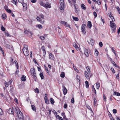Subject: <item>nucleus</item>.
I'll return each instance as SVG.
<instances>
[{"instance_id":"obj_1","label":"nucleus","mask_w":120,"mask_h":120,"mask_svg":"<svg viewBox=\"0 0 120 120\" xmlns=\"http://www.w3.org/2000/svg\"><path fill=\"white\" fill-rule=\"evenodd\" d=\"M59 1L60 5V9L62 10L64 9V0H59Z\"/></svg>"},{"instance_id":"obj_2","label":"nucleus","mask_w":120,"mask_h":120,"mask_svg":"<svg viewBox=\"0 0 120 120\" xmlns=\"http://www.w3.org/2000/svg\"><path fill=\"white\" fill-rule=\"evenodd\" d=\"M23 51L25 56H27L29 54V52L27 47H24L23 49Z\"/></svg>"},{"instance_id":"obj_3","label":"nucleus","mask_w":120,"mask_h":120,"mask_svg":"<svg viewBox=\"0 0 120 120\" xmlns=\"http://www.w3.org/2000/svg\"><path fill=\"white\" fill-rule=\"evenodd\" d=\"M19 112L17 114L18 117L19 119V120L21 119L22 120H24V116L23 114L21 111H19Z\"/></svg>"},{"instance_id":"obj_4","label":"nucleus","mask_w":120,"mask_h":120,"mask_svg":"<svg viewBox=\"0 0 120 120\" xmlns=\"http://www.w3.org/2000/svg\"><path fill=\"white\" fill-rule=\"evenodd\" d=\"M30 71L31 74L32 76L36 75L35 70L34 68H31L30 69Z\"/></svg>"},{"instance_id":"obj_5","label":"nucleus","mask_w":120,"mask_h":120,"mask_svg":"<svg viewBox=\"0 0 120 120\" xmlns=\"http://www.w3.org/2000/svg\"><path fill=\"white\" fill-rule=\"evenodd\" d=\"M47 94H45V97L44 98V99L45 100V102L47 104H48L49 103V101L48 99V98L47 96Z\"/></svg>"},{"instance_id":"obj_6","label":"nucleus","mask_w":120,"mask_h":120,"mask_svg":"<svg viewBox=\"0 0 120 120\" xmlns=\"http://www.w3.org/2000/svg\"><path fill=\"white\" fill-rule=\"evenodd\" d=\"M12 80H11L10 81H9L8 82H5L4 83L5 85L6 86V87H7L8 86L10 85L12 82Z\"/></svg>"},{"instance_id":"obj_7","label":"nucleus","mask_w":120,"mask_h":120,"mask_svg":"<svg viewBox=\"0 0 120 120\" xmlns=\"http://www.w3.org/2000/svg\"><path fill=\"white\" fill-rule=\"evenodd\" d=\"M62 87L63 90L64 94V95H65L67 93V89L64 85H63Z\"/></svg>"},{"instance_id":"obj_8","label":"nucleus","mask_w":120,"mask_h":120,"mask_svg":"<svg viewBox=\"0 0 120 120\" xmlns=\"http://www.w3.org/2000/svg\"><path fill=\"white\" fill-rule=\"evenodd\" d=\"M23 6V10L24 11L26 10L27 9V5L25 3H23L22 4Z\"/></svg>"},{"instance_id":"obj_9","label":"nucleus","mask_w":120,"mask_h":120,"mask_svg":"<svg viewBox=\"0 0 120 120\" xmlns=\"http://www.w3.org/2000/svg\"><path fill=\"white\" fill-rule=\"evenodd\" d=\"M74 46L75 48L77 51H79L80 52L82 53L81 50L79 49V47H78L76 44L75 43L74 44Z\"/></svg>"},{"instance_id":"obj_10","label":"nucleus","mask_w":120,"mask_h":120,"mask_svg":"<svg viewBox=\"0 0 120 120\" xmlns=\"http://www.w3.org/2000/svg\"><path fill=\"white\" fill-rule=\"evenodd\" d=\"M24 30V32L25 33L27 34H28L29 35H31L33 34L31 32H30L26 29H25Z\"/></svg>"},{"instance_id":"obj_11","label":"nucleus","mask_w":120,"mask_h":120,"mask_svg":"<svg viewBox=\"0 0 120 120\" xmlns=\"http://www.w3.org/2000/svg\"><path fill=\"white\" fill-rule=\"evenodd\" d=\"M84 54L86 56L88 57L89 55V54L88 51L86 49L84 48L83 49Z\"/></svg>"},{"instance_id":"obj_12","label":"nucleus","mask_w":120,"mask_h":120,"mask_svg":"<svg viewBox=\"0 0 120 120\" xmlns=\"http://www.w3.org/2000/svg\"><path fill=\"white\" fill-rule=\"evenodd\" d=\"M44 7L46 8H50L51 7L50 4H49L48 2H47L46 4H45Z\"/></svg>"},{"instance_id":"obj_13","label":"nucleus","mask_w":120,"mask_h":120,"mask_svg":"<svg viewBox=\"0 0 120 120\" xmlns=\"http://www.w3.org/2000/svg\"><path fill=\"white\" fill-rule=\"evenodd\" d=\"M49 59L52 60H53L55 58L54 55L51 53H50L49 54Z\"/></svg>"},{"instance_id":"obj_14","label":"nucleus","mask_w":120,"mask_h":120,"mask_svg":"<svg viewBox=\"0 0 120 120\" xmlns=\"http://www.w3.org/2000/svg\"><path fill=\"white\" fill-rule=\"evenodd\" d=\"M85 77L87 79L89 78V74L87 71H85Z\"/></svg>"},{"instance_id":"obj_15","label":"nucleus","mask_w":120,"mask_h":120,"mask_svg":"<svg viewBox=\"0 0 120 120\" xmlns=\"http://www.w3.org/2000/svg\"><path fill=\"white\" fill-rule=\"evenodd\" d=\"M8 112L10 114H13L14 113V112L13 110L11 109H9L8 111Z\"/></svg>"},{"instance_id":"obj_16","label":"nucleus","mask_w":120,"mask_h":120,"mask_svg":"<svg viewBox=\"0 0 120 120\" xmlns=\"http://www.w3.org/2000/svg\"><path fill=\"white\" fill-rule=\"evenodd\" d=\"M110 26L112 27V28H113L115 27V26H116V25L115 23H112V22L111 21H110Z\"/></svg>"},{"instance_id":"obj_17","label":"nucleus","mask_w":120,"mask_h":120,"mask_svg":"<svg viewBox=\"0 0 120 120\" xmlns=\"http://www.w3.org/2000/svg\"><path fill=\"white\" fill-rule=\"evenodd\" d=\"M5 45L7 48L8 49H11L12 48V46L8 44H5Z\"/></svg>"},{"instance_id":"obj_18","label":"nucleus","mask_w":120,"mask_h":120,"mask_svg":"<svg viewBox=\"0 0 120 120\" xmlns=\"http://www.w3.org/2000/svg\"><path fill=\"white\" fill-rule=\"evenodd\" d=\"M110 60H111V62L112 63V64L115 67H118V66H117L115 63L113 61H112V59L111 58H110Z\"/></svg>"},{"instance_id":"obj_19","label":"nucleus","mask_w":120,"mask_h":120,"mask_svg":"<svg viewBox=\"0 0 120 120\" xmlns=\"http://www.w3.org/2000/svg\"><path fill=\"white\" fill-rule=\"evenodd\" d=\"M87 26L90 28H91V27L92 25L90 21H89L88 22Z\"/></svg>"},{"instance_id":"obj_20","label":"nucleus","mask_w":120,"mask_h":120,"mask_svg":"<svg viewBox=\"0 0 120 120\" xmlns=\"http://www.w3.org/2000/svg\"><path fill=\"white\" fill-rule=\"evenodd\" d=\"M45 70L46 71L48 74H49V72H51L52 71H51V68H49V69H48V68H45Z\"/></svg>"},{"instance_id":"obj_21","label":"nucleus","mask_w":120,"mask_h":120,"mask_svg":"<svg viewBox=\"0 0 120 120\" xmlns=\"http://www.w3.org/2000/svg\"><path fill=\"white\" fill-rule=\"evenodd\" d=\"M74 5L75 8V10L77 11H78L79 10L78 9V5L76 4H74Z\"/></svg>"},{"instance_id":"obj_22","label":"nucleus","mask_w":120,"mask_h":120,"mask_svg":"<svg viewBox=\"0 0 120 120\" xmlns=\"http://www.w3.org/2000/svg\"><path fill=\"white\" fill-rule=\"evenodd\" d=\"M49 101L52 104H53L55 102L54 100L52 98H50L49 99Z\"/></svg>"},{"instance_id":"obj_23","label":"nucleus","mask_w":120,"mask_h":120,"mask_svg":"<svg viewBox=\"0 0 120 120\" xmlns=\"http://www.w3.org/2000/svg\"><path fill=\"white\" fill-rule=\"evenodd\" d=\"M92 91L94 92V93L95 94H96V91L95 88L94 87V86L93 85L92 86Z\"/></svg>"},{"instance_id":"obj_24","label":"nucleus","mask_w":120,"mask_h":120,"mask_svg":"<svg viewBox=\"0 0 120 120\" xmlns=\"http://www.w3.org/2000/svg\"><path fill=\"white\" fill-rule=\"evenodd\" d=\"M26 77L24 75H23L21 78V79L23 81H25L26 80Z\"/></svg>"},{"instance_id":"obj_25","label":"nucleus","mask_w":120,"mask_h":120,"mask_svg":"<svg viewBox=\"0 0 120 120\" xmlns=\"http://www.w3.org/2000/svg\"><path fill=\"white\" fill-rule=\"evenodd\" d=\"M40 76L41 79H44V76L43 75V73L42 72H40Z\"/></svg>"},{"instance_id":"obj_26","label":"nucleus","mask_w":120,"mask_h":120,"mask_svg":"<svg viewBox=\"0 0 120 120\" xmlns=\"http://www.w3.org/2000/svg\"><path fill=\"white\" fill-rule=\"evenodd\" d=\"M39 3L41 6H43V7L44 6L45 4L43 3V2L41 0L39 1Z\"/></svg>"},{"instance_id":"obj_27","label":"nucleus","mask_w":120,"mask_h":120,"mask_svg":"<svg viewBox=\"0 0 120 120\" xmlns=\"http://www.w3.org/2000/svg\"><path fill=\"white\" fill-rule=\"evenodd\" d=\"M113 95H115L118 96H119L120 95V94L118 92H116L115 91H114Z\"/></svg>"},{"instance_id":"obj_28","label":"nucleus","mask_w":120,"mask_h":120,"mask_svg":"<svg viewBox=\"0 0 120 120\" xmlns=\"http://www.w3.org/2000/svg\"><path fill=\"white\" fill-rule=\"evenodd\" d=\"M32 109L33 111H35L36 110V108L34 105H31Z\"/></svg>"},{"instance_id":"obj_29","label":"nucleus","mask_w":120,"mask_h":120,"mask_svg":"<svg viewBox=\"0 0 120 120\" xmlns=\"http://www.w3.org/2000/svg\"><path fill=\"white\" fill-rule=\"evenodd\" d=\"M42 50L43 51V56L42 57V58L43 59H44V58H45V56L46 55V51H45V50Z\"/></svg>"},{"instance_id":"obj_30","label":"nucleus","mask_w":120,"mask_h":120,"mask_svg":"<svg viewBox=\"0 0 120 120\" xmlns=\"http://www.w3.org/2000/svg\"><path fill=\"white\" fill-rule=\"evenodd\" d=\"M87 69V71L88 73L89 74V75L90 76V77H91V74L90 73V68H86Z\"/></svg>"},{"instance_id":"obj_31","label":"nucleus","mask_w":120,"mask_h":120,"mask_svg":"<svg viewBox=\"0 0 120 120\" xmlns=\"http://www.w3.org/2000/svg\"><path fill=\"white\" fill-rule=\"evenodd\" d=\"M88 83H89L87 81H85V84L86 85V88H88L89 87V85Z\"/></svg>"},{"instance_id":"obj_32","label":"nucleus","mask_w":120,"mask_h":120,"mask_svg":"<svg viewBox=\"0 0 120 120\" xmlns=\"http://www.w3.org/2000/svg\"><path fill=\"white\" fill-rule=\"evenodd\" d=\"M94 106H95L96 105V103L97 102V100L95 98H94Z\"/></svg>"},{"instance_id":"obj_33","label":"nucleus","mask_w":120,"mask_h":120,"mask_svg":"<svg viewBox=\"0 0 120 120\" xmlns=\"http://www.w3.org/2000/svg\"><path fill=\"white\" fill-rule=\"evenodd\" d=\"M81 8L84 10H85L86 9V7L85 5L83 4H82L81 5Z\"/></svg>"},{"instance_id":"obj_34","label":"nucleus","mask_w":120,"mask_h":120,"mask_svg":"<svg viewBox=\"0 0 120 120\" xmlns=\"http://www.w3.org/2000/svg\"><path fill=\"white\" fill-rule=\"evenodd\" d=\"M2 17L3 19H5L6 18V15L5 14H3L2 15Z\"/></svg>"},{"instance_id":"obj_35","label":"nucleus","mask_w":120,"mask_h":120,"mask_svg":"<svg viewBox=\"0 0 120 120\" xmlns=\"http://www.w3.org/2000/svg\"><path fill=\"white\" fill-rule=\"evenodd\" d=\"M96 88L97 89H98L100 86V85L99 83H96Z\"/></svg>"},{"instance_id":"obj_36","label":"nucleus","mask_w":120,"mask_h":120,"mask_svg":"<svg viewBox=\"0 0 120 120\" xmlns=\"http://www.w3.org/2000/svg\"><path fill=\"white\" fill-rule=\"evenodd\" d=\"M61 77L63 78H64L65 76L64 73V72H62L60 75Z\"/></svg>"},{"instance_id":"obj_37","label":"nucleus","mask_w":120,"mask_h":120,"mask_svg":"<svg viewBox=\"0 0 120 120\" xmlns=\"http://www.w3.org/2000/svg\"><path fill=\"white\" fill-rule=\"evenodd\" d=\"M12 2L15 5L17 4V0H12Z\"/></svg>"},{"instance_id":"obj_38","label":"nucleus","mask_w":120,"mask_h":120,"mask_svg":"<svg viewBox=\"0 0 120 120\" xmlns=\"http://www.w3.org/2000/svg\"><path fill=\"white\" fill-rule=\"evenodd\" d=\"M86 26V25L85 24H83L82 26L81 30L85 29Z\"/></svg>"},{"instance_id":"obj_39","label":"nucleus","mask_w":120,"mask_h":120,"mask_svg":"<svg viewBox=\"0 0 120 120\" xmlns=\"http://www.w3.org/2000/svg\"><path fill=\"white\" fill-rule=\"evenodd\" d=\"M36 26L39 29H41L42 28V26L41 25H37Z\"/></svg>"},{"instance_id":"obj_40","label":"nucleus","mask_w":120,"mask_h":120,"mask_svg":"<svg viewBox=\"0 0 120 120\" xmlns=\"http://www.w3.org/2000/svg\"><path fill=\"white\" fill-rule=\"evenodd\" d=\"M39 16L42 19H44V16L42 14H40Z\"/></svg>"},{"instance_id":"obj_41","label":"nucleus","mask_w":120,"mask_h":120,"mask_svg":"<svg viewBox=\"0 0 120 120\" xmlns=\"http://www.w3.org/2000/svg\"><path fill=\"white\" fill-rule=\"evenodd\" d=\"M108 114L110 118V119L111 120H112V118H113L112 117V114H111V113L109 112V113H108Z\"/></svg>"},{"instance_id":"obj_42","label":"nucleus","mask_w":120,"mask_h":120,"mask_svg":"<svg viewBox=\"0 0 120 120\" xmlns=\"http://www.w3.org/2000/svg\"><path fill=\"white\" fill-rule=\"evenodd\" d=\"M34 90L35 92L37 93L38 94L39 93V90L37 88L34 89Z\"/></svg>"},{"instance_id":"obj_43","label":"nucleus","mask_w":120,"mask_h":120,"mask_svg":"<svg viewBox=\"0 0 120 120\" xmlns=\"http://www.w3.org/2000/svg\"><path fill=\"white\" fill-rule=\"evenodd\" d=\"M73 19L75 21H78L79 20L78 18L76 17H74L73 16Z\"/></svg>"},{"instance_id":"obj_44","label":"nucleus","mask_w":120,"mask_h":120,"mask_svg":"<svg viewBox=\"0 0 120 120\" xmlns=\"http://www.w3.org/2000/svg\"><path fill=\"white\" fill-rule=\"evenodd\" d=\"M98 53L99 52L98 51L96 50L94 53V54L95 56H97L98 55Z\"/></svg>"},{"instance_id":"obj_45","label":"nucleus","mask_w":120,"mask_h":120,"mask_svg":"<svg viewBox=\"0 0 120 120\" xmlns=\"http://www.w3.org/2000/svg\"><path fill=\"white\" fill-rule=\"evenodd\" d=\"M15 112L16 113H17V114H18L19 113V111H19V110H18V109H16V108L15 109Z\"/></svg>"},{"instance_id":"obj_46","label":"nucleus","mask_w":120,"mask_h":120,"mask_svg":"<svg viewBox=\"0 0 120 120\" xmlns=\"http://www.w3.org/2000/svg\"><path fill=\"white\" fill-rule=\"evenodd\" d=\"M96 2L98 5H100L101 4V2L100 0H97Z\"/></svg>"},{"instance_id":"obj_47","label":"nucleus","mask_w":120,"mask_h":120,"mask_svg":"<svg viewBox=\"0 0 120 120\" xmlns=\"http://www.w3.org/2000/svg\"><path fill=\"white\" fill-rule=\"evenodd\" d=\"M14 62L15 64V65L16 66V68H18L19 66L18 65V64L17 61L16 60H15L14 61Z\"/></svg>"},{"instance_id":"obj_48","label":"nucleus","mask_w":120,"mask_h":120,"mask_svg":"<svg viewBox=\"0 0 120 120\" xmlns=\"http://www.w3.org/2000/svg\"><path fill=\"white\" fill-rule=\"evenodd\" d=\"M3 114V113L2 110L0 108V116L2 115Z\"/></svg>"},{"instance_id":"obj_49","label":"nucleus","mask_w":120,"mask_h":120,"mask_svg":"<svg viewBox=\"0 0 120 120\" xmlns=\"http://www.w3.org/2000/svg\"><path fill=\"white\" fill-rule=\"evenodd\" d=\"M82 30V34H86V32L85 31V29L84 30Z\"/></svg>"},{"instance_id":"obj_50","label":"nucleus","mask_w":120,"mask_h":120,"mask_svg":"<svg viewBox=\"0 0 120 120\" xmlns=\"http://www.w3.org/2000/svg\"><path fill=\"white\" fill-rule=\"evenodd\" d=\"M61 23L63 25H65V24H67V22H65L64 21H61Z\"/></svg>"},{"instance_id":"obj_51","label":"nucleus","mask_w":120,"mask_h":120,"mask_svg":"<svg viewBox=\"0 0 120 120\" xmlns=\"http://www.w3.org/2000/svg\"><path fill=\"white\" fill-rule=\"evenodd\" d=\"M23 1L24 0H18V2L21 3L22 4V3H24Z\"/></svg>"},{"instance_id":"obj_52","label":"nucleus","mask_w":120,"mask_h":120,"mask_svg":"<svg viewBox=\"0 0 120 120\" xmlns=\"http://www.w3.org/2000/svg\"><path fill=\"white\" fill-rule=\"evenodd\" d=\"M99 45L101 47H102L103 46V44L102 42H100L99 43Z\"/></svg>"},{"instance_id":"obj_53","label":"nucleus","mask_w":120,"mask_h":120,"mask_svg":"<svg viewBox=\"0 0 120 120\" xmlns=\"http://www.w3.org/2000/svg\"><path fill=\"white\" fill-rule=\"evenodd\" d=\"M93 14L95 16V18L96 17L97 15V14L96 12L95 11H94L93 13Z\"/></svg>"},{"instance_id":"obj_54","label":"nucleus","mask_w":120,"mask_h":120,"mask_svg":"<svg viewBox=\"0 0 120 120\" xmlns=\"http://www.w3.org/2000/svg\"><path fill=\"white\" fill-rule=\"evenodd\" d=\"M67 107V103L66 102H65L64 103V108L66 109V108Z\"/></svg>"},{"instance_id":"obj_55","label":"nucleus","mask_w":120,"mask_h":120,"mask_svg":"<svg viewBox=\"0 0 120 120\" xmlns=\"http://www.w3.org/2000/svg\"><path fill=\"white\" fill-rule=\"evenodd\" d=\"M103 99L104 100L105 102H106V97L105 96L104 94H103Z\"/></svg>"},{"instance_id":"obj_56","label":"nucleus","mask_w":120,"mask_h":120,"mask_svg":"<svg viewBox=\"0 0 120 120\" xmlns=\"http://www.w3.org/2000/svg\"><path fill=\"white\" fill-rule=\"evenodd\" d=\"M1 30L3 31H5V30L4 27L3 26H2L1 28Z\"/></svg>"},{"instance_id":"obj_57","label":"nucleus","mask_w":120,"mask_h":120,"mask_svg":"<svg viewBox=\"0 0 120 120\" xmlns=\"http://www.w3.org/2000/svg\"><path fill=\"white\" fill-rule=\"evenodd\" d=\"M5 35L7 37L10 36V35L9 34V33L8 32H7L6 33Z\"/></svg>"},{"instance_id":"obj_58","label":"nucleus","mask_w":120,"mask_h":120,"mask_svg":"<svg viewBox=\"0 0 120 120\" xmlns=\"http://www.w3.org/2000/svg\"><path fill=\"white\" fill-rule=\"evenodd\" d=\"M63 118L64 119V120H68V119L66 118L65 115L63 116Z\"/></svg>"},{"instance_id":"obj_59","label":"nucleus","mask_w":120,"mask_h":120,"mask_svg":"<svg viewBox=\"0 0 120 120\" xmlns=\"http://www.w3.org/2000/svg\"><path fill=\"white\" fill-rule=\"evenodd\" d=\"M112 111L113 113H117V110L116 109H113L112 110Z\"/></svg>"},{"instance_id":"obj_60","label":"nucleus","mask_w":120,"mask_h":120,"mask_svg":"<svg viewBox=\"0 0 120 120\" xmlns=\"http://www.w3.org/2000/svg\"><path fill=\"white\" fill-rule=\"evenodd\" d=\"M112 13L111 12H110V14L109 15V17L111 18V19H112V18H113V17L111 15Z\"/></svg>"},{"instance_id":"obj_61","label":"nucleus","mask_w":120,"mask_h":120,"mask_svg":"<svg viewBox=\"0 0 120 120\" xmlns=\"http://www.w3.org/2000/svg\"><path fill=\"white\" fill-rule=\"evenodd\" d=\"M75 101L74 99L73 98L71 99V102L73 103H74Z\"/></svg>"},{"instance_id":"obj_62","label":"nucleus","mask_w":120,"mask_h":120,"mask_svg":"<svg viewBox=\"0 0 120 120\" xmlns=\"http://www.w3.org/2000/svg\"><path fill=\"white\" fill-rule=\"evenodd\" d=\"M13 60L11 58V64H13Z\"/></svg>"},{"instance_id":"obj_63","label":"nucleus","mask_w":120,"mask_h":120,"mask_svg":"<svg viewBox=\"0 0 120 120\" xmlns=\"http://www.w3.org/2000/svg\"><path fill=\"white\" fill-rule=\"evenodd\" d=\"M40 38L42 40H43L45 39V37L44 36H41L40 37Z\"/></svg>"},{"instance_id":"obj_64","label":"nucleus","mask_w":120,"mask_h":120,"mask_svg":"<svg viewBox=\"0 0 120 120\" xmlns=\"http://www.w3.org/2000/svg\"><path fill=\"white\" fill-rule=\"evenodd\" d=\"M7 12H8L9 13H11V10L10 9H8L6 11Z\"/></svg>"}]
</instances>
